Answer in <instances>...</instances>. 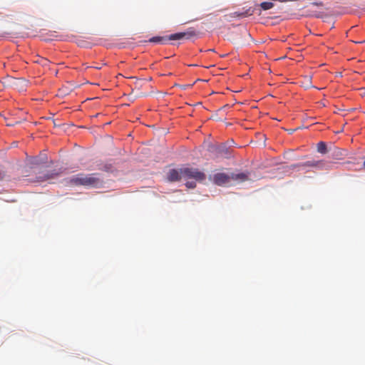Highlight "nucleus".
Here are the masks:
<instances>
[{
	"label": "nucleus",
	"mask_w": 365,
	"mask_h": 365,
	"mask_svg": "<svg viewBox=\"0 0 365 365\" xmlns=\"http://www.w3.org/2000/svg\"><path fill=\"white\" fill-rule=\"evenodd\" d=\"M311 167L314 168L319 170H328L331 169L332 164L331 162L326 160H309L300 164H294L292 165V168H305Z\"/></svg>",
	"instance_id": "nucleus-2"
},
{
	"label": "nucleus",
	"mask_w": 365,
	"mask_h": 365,
	"mask_svg": "<svg viewBox=\"0 0 365 365\" xmlns=\"http://www.w3.org/2000/svg\"><path fill=\"white\" fill-rule=\"evenodd\" d=\"M44 162H45V160H42V161H41V162H38V161L36 160V162H34V164H36V165H37V164H39V163H44Z\"/></svg>",
	"instance_id": "nucleus-17"
},
{
	"label": "nucleus",
	"mask_w": 365,
	"mask_h": 365,
	"mask_svg": "<svg viewBox=\"0 0 365 365\" xmlns=\"http://www.w3.org/2000/svg\"><path fill=\"white\" fill-rule=\"evenodd\" d=\"M186 187L188 188H195L196 187V183L195 182H187L185 184Z\"/></svg>",
	"instance_id": "nucleus-15"
},
{
	"label": "nucleus",
	"mask_w": 365,
	"mask_h": 365,
	"mask_svg": "<svg viewBox=\"0 0 365 365\" xmlns=\"http://www.w3.org/2000/svg\"><path fill=\"white\" fill-rule=\"evenodd\" d=\"M168 41H170L168 36H154L148 40L150 43H159L162 44L165 43Z\"/></svg>",
	"instance_id": "nucleus-10"
},
{
	"label": "nucleus",
	"mask_w": 365,
	"mask_h": 365,
	"mask_svg": "<svg viewBox=\"0 0 365 365\" xmlns=\"http://www.w3.org/2000/svg\"><path fill=\"white\" fill-rule=\"evenodd\" d=\"M183 179H194L196 181L202 182L205 179V174L197 168H182Z\"/></svg>",
	"instance_id": "nucleus-3"
},
{
	"label": "nucleus",
	"mask_w": 365,
	"mask_h": 365,
	"mask_svg": "<svg viewBox=\"0 0 365 365\" xmlns=\"http://www.w3.org/2000/svg\"><path fill=\"white\" fill-rule=\"evenodd\" d=\"M312 4L316 5V6H322L323 5L322 2H314V3H312Z\"/></svg>",
	"instance_id": "nucleus-16"
},
{
	"label": "nucleus",
	"mask_w": 365,
	"mask_h": 365,
	"mask_svg": "<svg viewBox=\"0 0 365 365\" xmlns=\"http://www.w3.org/2000/svg\"><path fill=\"white\" fill-rule=\"evenodd\" d=\"M363 168H364V169L365 170V160H364V163H363Z\"/></svg>",
	"instance_id": "nucleus-20"
},
{
	"label": "nucleus",
	"mask_w": 365,
	"mask_h": 365,
	"mask_svg": "<svg viewBox=\"0 0 365 365\" xmlns=\"http://www.w3.org/2000/svg\"><path fill=\"white\" fill-rule=\"evenodd\" d=\"M197 31L194 28H189L186 31L179 32L168 36L169 40L178 41L181 39H190L197 36Z\"/></svg>",
	"instance_id": "nucleus-4"
},
{
	"label": "nucleus",
	"mask_w": 365,
	"mask_h": 365,
	"mask_svg": "<svg viewBox=\"0 0 365 365\" xmlns=\"http://www.w3.org/2000/svg\"><path fill=\"white\" fill-rule=\"evenodd\" d=\"M259 6L262 8V9L266 11L273 8L274 4L269 1H264L262 2Z\"/></svg>",
	"instance_id": "nucleus-14"
},
{
	"label": "nucleus",
	"mask_w": 365,
	"mask_h": 365,
	"mask_svg": "<svg viewBox=\"0 0 365 365\" xmlns=\"http://www.w3.org/2000/svg\"><path fill=\"white\" fill-rule=\"evenodd\" d=\"M207 51H212V52H214L215 50L214 49H208Z\"/></svg>",
	"instance_id": "nucleus-19"
},
{
	"label": "nucleus",
	"mask_w": 365,
	"mask_h": 365,
	"mask_svg": "<svg viewBox=\"0 0 365 365\" xmlns=\"http://www.w3.org/2000/svg\"><path fill=\"white\" fill-rule=\"evenodd\" d=\"M230 175L224 173H218L213 175V182L217 185H224L230 182Z\"/></svg>",
	"instance_id": "nucleus-6"
},
{
	"label": "nucleus",
	"mask_w": 365,
	"mask_h": 365,
	"mask_svg": "<svg viewBox=\"0 0 365 365\" xmlns=\"http://www.w3.org/2000/svg\"><path fill=\"white\" fill-rule=\"evenodd\" d=\"M210 151L214 153L217 158H227L230 155V149L225 145H212L210 147Z\"/></svg>",
	"instance_id": "nucleus-5"
},
{
	"label": "nucleus",
	"mask_w": 365,
	"mask_h": 365,
	"mask_svg": "<svg viewBox=\"0 0 365 365\" xmlns=\"http://www.w3.org/2000/svg\"><path fill=\"white\" fill-rule=\"evenodd\" d=\"M58 174L57 173H51L45 175L43 177H39L38 179L40 181H44L46 180L55 178L56 176H58Z\"/></svg>",
	"instance_id": "nucleus-13"
},
{
	"label": "nucleus",
	"mask_w": 365,
	"mask_h": 365,
	"mask_svg": "<svg viewBox=\"0 0 365 365\" xmlns=\"http://www.w3.org/2000/svg\"><path fill=\"white\" fill-rule=\"evenodd\" d=\"M101 182V180L95 173L84 174L78 173L69 179V183L74 185H83L86 187H96Z\"/></svg>",
	"instance_id": "nucleus-1"
},
{
	"label": "nucleus",
	"mask_w": 365,
	"mask_h": 365,
	"mask_svg": "<svg viewBox=\"0 0 365 365\" xmlns=\"http://www.w3.org/2000/svg\"><path fill=\"white\" fill-rule=\"evenodd\" d=\"M317 151L322 154H325L327 152V145L324 142H319L317 146Z\"/></svg>",
	"instance_id": "nucleus-11"
},
{
	"label": "nucleus",
	"mask_w": 365,
	"mask_h": 365,
	"mask_svg": "<svg viewBox=\"0 0 365 365\" xmlns=\"http://www.w3.org/2000/svg\"><path fill=\"white\" fill-rule=\"evenodd\" d=\"M95 68H96V69H98V70H99V69H101V66H96V67H95Z\"/></svg>",
	"instance_id": "nucleus-18"
},
{
	"label": "nucleus",
	"mask_w": 365,
	"mask_h": 365,
	"mask_svg": "<svg viewBox=\"0 0 365 365\" xmlns=\"http://www.w3.org/2000/svg\"><path fill=\"white\" fill-rule=\"evenodd\" d=\"M34 62L41 65L42 66H48L50 63V61L48 59L43 57H38Z\"/></svg>",
	"instance_id": "nucleus-12"
},
{
	"label": "nucleus",
	"mask_w": 365,
	"mask_h": 365,
	"mask_svg": "<svg viewBox=\"0 0 365 365\" xmlns=\"http://www.w3.org/2000/svg\"><path fill=\"white\" fill-rule=\"evenodd\" d=\"M231 180H237L240 182L246 181L249 179L247 173H232L230 175Z\"/></svg>",
	"instance_id": "nucleus-9"
},
{
	"label": "nucleus",
	"mask_w": 365,
	"mask_h": 365,
	"mask_svg": "<svg viewBox=\"0 0 365 365\" xmlns=\"http://www.w3.org/2000/svg\"><path fill=\"white\" fill-rule=\"evenodd\" d=\"M254 13V9H252V8H249L243 11H235V12H233L230 14H229V16L230 18H240V19H242V18H245V17H247V16H250L251 15H252Z\"/></svg>",
	"instance_id": "nucleus-8"
},
{
	"label": "nucleus",
	"mask_w": 365,
	"mask_h": 365,
	"mask_svg": "<svg viewBox=\"0 0 365 365\" xmlns=\"http://www.w3.org/2000/svg\"><path fill=\"white\" fill-rule=\"evenodd\" d=\"M167 178L170 182L179 181L183 179L182 168L170 170Z\"/></svg>",
	"instance_id": "nucleus-7"
}]
</instances>
